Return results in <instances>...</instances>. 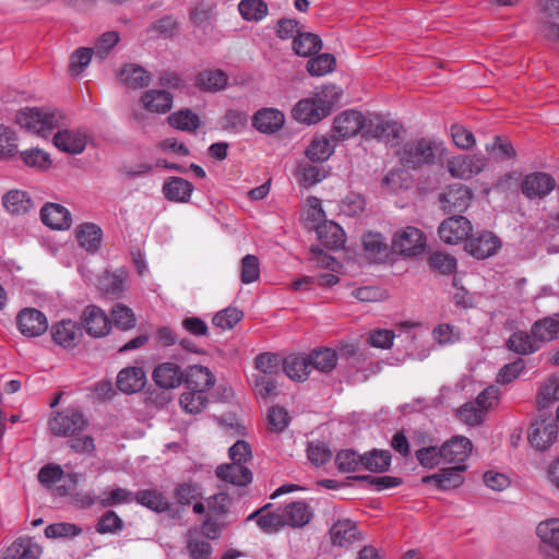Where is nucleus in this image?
I'll use <instances>...</instances> for the list:
<instances>
[{
  "label": "nucleus",
  "instance_id": "nucleus-1",
  "mask_svg": "<svg viewBox=\"0 0 559 559\" xmlns=\"http://www.w3.org/2000/svg\"><path fill=\"white\" fill-rule=\"evenodd\" d=\"M64 116L58 107H24L16 115V122L29 132L47 136L63 124Z\"/></svg>",
  "mask_w": 559,
  "mask_h": 559
},
{
  "label": "nucleus",
  "instance_id": "nucleus-2",
  "mask_svg": "<svg viewBox=\"0 0 559 559\" xmlns=\"http://www.w3.org/2000/svg\"><path fill=\"white\" fill-rule=\"evenodd\" d=\"M87 427L88 419L82 411L75 407L52 412L48 419V429L56 437H74Z\"/></svg>",
  "mask_w": 559,
  "mask_h": 559
},
{
  "label": "nucleus",
  "instance_id": "nucleus-3",
  "mask_svg": "<svg viewBox=\"0 0 559 559\" xmlns=\"http://www.w3.org/2000/svg\"><path fill=\"white\" fill-rule=\"evenodd\" d=\"M438 143L430 139H420L415 143L405 144L400 151V160L404 166L418 168L423 165H432L436 159Z\"/></svg>",
  "mask_w": 559,
  "mask_h": 559
},
{
  "label": "nucleus",
  "instance_id": "nucleus-4",
  "mask_svg": "<svg viewBox=\"0 0 559 559\" xmlns=\"http://www.w3.org/2000/svg\"><path fill=\"white\" fill-rule=\"evenodd\" d=\"M404 126L389 117H374L367 120L366 134L391 146L399 145L405 135Z\"/></svg>",
  "mask_w": 559,
  "mask_h": 559
},
{
  "label": "nucleus",
  "instance_id": "nucleus-5",
  "mask_svg": "<svg viewBox=\"0 0 559 559\" xmlns=\"http://www.w3.org/2000/svg\"><path fill=\"white\" fill-rule=\"evenodd\" d=\"M391 246L396 254L416 257L425 251L426 237L419 228L406 226L394 234Z\"/></svg>",
  "mask_w": 559,
  "mask_h": 559
},
{
  "label": "nucleus",
  "instance_id": "nucleus-6",
  "mask_svg": "<svg viewBox=\"0 0 559 559\" xmlns=\"http://www.w3.org/2000/svg\"><path fill=\"white\" fill-rule=\"evenodd\" d=\"M487 165L485 156L459 155L452 157L447 165L448 171L454 178L469 179L481 173Z\"/></svg>",
  "mask_w": 559,
  "mask_h": 559
},
{
  "label": "nucleus",
  "instance_id": "nucleus-7",
  "mask_svg": "<svg viewBox=\"0 0 559 559\" xmlns=\"http://www.w3.org/2000/svg\"><path fill=\"white\" fill-rule=\"evenodd\" d=\"M472 229L471 222L459 215L444 219L438 228V234L443 242L455 245L466 240Z\"/></svg>",
  "mask_w": 559,
  "mask_h": 559
},
{
  "label": "nucleus",
  "instance_id": "nucleus-8",
  "mask_svg": "<svg viewBox=\"0 0 559 559\" xmlns=\"http://www.w3.org/2000/svg\"><path fill=\"white\" fill-rule=\"evenodd\" d=\"M464 248L472 257L484 260L498 252L501 248V241L493 233L481 231L469 238Z\"/></svg>",
  "mask_w": 559,
  "mask_h": 559
},
{
  "label": "nucleus",
  "instance_id": "nucleus-9",
  "mask_svg": "<svg viewBox=\"0 0 559 559\" xmlns=\"http://www.w3.org/2000/svg\"><path fill=\"white\" fill-rule=\"evenodd\" d=\"M473 192L469 188L462 183L449 186L441 193L439 201L442 209L448 213L464 212L471 204Z\"/></svg>",
  "mask_w": 559,
  "mask_h": 559
},
{
  "label": "nucleus",
  "instance_id": "nucleus-10",
  "mask_svg": "<svg viewBox=\"0 0 559 559\" xmlns=\"http://www.w3.org/2000/svg\"><path fill=\"white\" fill-rule=\"evenodd\" d=\"M86 333L92 337L106 336L111 328L106 312L97 306H87L81 317Z\"/></svg>",
  "mask_w": 559,
  "mask_h": 559
},
{
  "label": "nucleus",
  "instance_id": "nucleus-11",
  "mask_svg": "<svg viewBox=\"0 0 559 559\" xmlns=\"http://www.w3.org/2000/svg\"><path fill=\"white\" fill-rule=\"evenodd\" d=\"M556 187V180L546 173H533L523 179L522 193L528 199L544 198Z\"/></svg>",
  "mask_w": 559,
  "mask_h": 559
},
{
  "label": "nucleus",
  "instance_id": "nucleus-12",
  "mask_svg": "<svg viewBox=\"0 0 559 559\" xmlns=\"http://www.w3.org/2000/svg\"><path fill=\"white\" fill-rule=\"evenodd\" d=\"M367 121L356 109H348L334 119L333 129L340 139L354 136L360 130L366 132Z\"/></svg>",
  "mask_w": 559,
  "mask_h": 559
},
{
  "label": "nucleus",
  "instance_id": "nucleus-13",
  "mask_svg": "<svg viewBox=\"0 0 559 559\" xmlns=\"http://www.w3.org/2000/svg\"><path fill=\"white\" fill-rule=\"evenodd\" d=\"M87 143V135L80 129H64L53 136L56 147L71 155L81 154Z\"/></svg>",
  "mask_w": 559,
  "mask_h": 559
},
{
  "label": "nucleus",
  "instance_id": "nucleus-14",
  "mask_svg": "<svg viewBox=\"0 0 559 559\" xmlns=\"http://www.w3.org/2000/svg\"><path fill=\"white\" fill-rule=\"evenodd\" d=\"M536 534L544 544L543 551L549 559H559V519L540 522Z\"/></svg>",
  "mask_w": 559,
  "mask_h": 559
},
{
  "label": "nucleus",
  "instance_id": "nucleus-15",
  "mask_svg": "<svg viewBox=\"0 0 559 559\" xmlns=\"http://www.w3.org/2000/svg\"><path fill=\"white\" fill-rule=\"evenodd\" d=\"M558 436V426L551 419L536 420L528 436L531 444L540 451L547 450Z\"/></svg>",
  "mask_w": 559,
  "mask_h": 559
},
{
  "label": "nucleus",
  "instance_id": "nucleus-16",
  "mask_svg": "<svg viewBox=\"0 0 559 559\" xmlns=\"http://www.w3.org/2000/svg\"><path fill=\"white\" fill-rule=\"evenodd\" d=\"M51 336L56 344L63 348H73L79 345L83 333L81 326L72 320H62L51 328Z\"/></svg>",
  "mask_w": 559,
  "mask_h": 559
},
{
  "label": "nucleus",
  "instance_id": "nucleus-17",
  "mask_svg": "<svg viewBox=\"0 0 559 559\" xmlns=\"http://www.w3.org/2000/svg\"><path fill=\"white\" fill-rule=\"evenodd\" d=\"M473 444L466 437L455 436L441 447L443 463L464 465L472 452Z\"/></svg>",
  "mask_w": 559,
  "mask_h": 559
},
{
  "label": "nucleus",
  "instance_id": "nucleus-18",
  "mask_svg": "<svg viewBox=\"0 0 559 559\" xmlns=\"http://www.w3.org/2000/svg\"><path fill=\"white\" fill-rule=\"evenodd\" d=\"M284 122V114L274 107H261L252 117L253 127L265 134L277 132Z\"/></svg>",
  "mask_w": 559,
  "mask_h": 559
},
{
  "label": "nucleus",
  "instance_id": "nucleus-19",
  "mask_svg": "<svg viewBox=\"0 0 559 559\" xmlns=\"http://www.w3.org/2000/svg\"><path fill=\"white\" fill-rule=\"evenodd\" d=\"M17 324L21 333L29 337L41 335L48 328L45 314L34 308L22 310Z\"/></svg>",
  "mask_w": 559,
  "mask_h": 559
},
{
  "label": "nucleus",
  "instance_id": "nucleus-20",
  "mask_svg": "<svg viewBox=\"0 0 559 559\" xmlns=\"http://www.w3.org/2000/svg\"><path fill=\"white\" fill-rule=\"evenodd\" d=\"M75 239L81 248L94 254L103 242V230L94 223H82L75 227Z\"/></svg>",
  "mask_w": 559,
  "mask_h": 559
},
{
  "label": "nucleus",
  "instance_id": "nucleus-21",
  "mask_svg": "<svg viewBox=\"0 0 559 559\" xmlns=\"http://www.w3.org/2000/svg\"><path fill=\"white\" fill-rule=\"evenodd\" d=\"M183 382L188 390L209 391L216 382L213 372L204 366L193 365L183 371Z\"/></svg>",
  "mask_w": 559,
  "mask_h": 559
},
{
  "label": "nucleus",
  "instance_id": "nucleus-22",
  "mask_svg": "<svg viewBox=\"0 0 559 559\" xmlns=\"http://www.w3.org/2000/svg\"><path fill=\"white\" fill-rule=\"evenodd\" d=\"M465 469V465H454L453 467L441 469L440 473L425 476L421 481L424 484L433 483L441 490L457 488L464 481L462 473Z\"/></svg>",
  "mask_w": 559,
  "mask_h": 559
},
{
  "label": "nucleus",
  "instance_id": "nucleus-23",
  "mask_svg": "<svg viewBox=\"0 0 559 559\" xmlns=\"http://www.w3.org/2000/svg\"><path fill=\"white\" fill-rule=\"evenodd\" d=\"M41 547L31 537L15 539L2 554L0 559H38Z\"/></svg>",
  "mask_w": 559,
  "mask_h": 559
},
{
  "label": "nucleus",
  "instance_id": "nucleus-24",
  "mask_svg": "<svg viewBox=\"0 0 559 559\" xmlns=\"http://www.w3.org/2000/svg\"><path fill=\"white\" fill-rule=\"evenodd\" d=\"M41 222L52 229L63 230L71 226L70 212L57 203H47L40 210Z\"/></svg>",
  "mask_w": 559,
  "mask_h": 559
},
{
  "label": "nucleus",
  "instance_id": "nucleus-25",
  "mask_svg": "<svg viewBox=\"0 0 559 559\" xmlns=\"http://www.w3.org/2000/svg\"><path fill=\"white\" fill-rule=\"evenodd\" d=\"M153 380L164 389L178 388L183 382V371L174 362H163L155 367Z\"/></svg>",
  "mask_w": 559,
  "mask_h": 559
},
{
  "label": "nucleus",
  "instance_id": "nucleus-26",
  "mask_svg": "<svg viewBox=\"0 0 559 559\" xmlns=\"http://www.w3.org/2000/svg\"><path fill=\"white\" fill-rule=\"evenodd\" d=\"M331 542L334 546L348 547L359 539V531L350 520H340L330 528Z\"/></svg>",
  "mask_w": 559,
  "mask_h": 559
},
{
  "label": "nucleus",
  "instance_id": "nucleus-27",
  "mask_svg": "<svg viewBox=\"0 0 559 559\" xmlns=\"http://www.w3.org/2000/svg\"><path fill=\"white\" fill-rule=\"evenodd\" d=\"M216 476L235 486H247L252 480L250 469L238 462L218 466L216 468Z\"/></svg>",
  "mask_w": 559,
  "mask_h": 559
},
{
  "label": "nucleus",
  "instance_id": "nucleus-28",
  "mask_svg": "<svg viewBox=\"0 0 559 559\" xmlns=\"http://www.w3.org/2000/svg\"><path fill=\"white\" fill-rule=\"evenodd\" d=\"M362 247L367 258L378 262L389 255V245L380 233L368 231L362 236Z\"/></svg>",
  "mask_w": 559,
  "mask_h": 559
},
{
  "label": "nucleus",
  "instance_id": "nucleus-29",
  "mask_svg": "<svg viewBox=\"0 0 559 559\" xmlns=\"http://www.w3.org/2000/svg\"><path fill=\"white\" fill-rule=\"evenodd\" d=\"M285 525L292 527H304L312 518L311 508L304 501L288 503L283 512Z\"/></svg>",
  "mask_w": 559,
  "mask_h": 559
},
{
  "label": "nucleus",
  "instance_id": "nucleus-30",
  "mask_svg": "<svg viewBox=\"0 0 559 559\" xmlns=\"http://www.w3.org/2000/svg\"><path fill=\"white\" fill-rule=\"evenodd\" d=\"M270 507L271 504H266L248 516V520L257 518L258 526L267 534L276 533L285 526L283 513L267 511Z\"/></svg>",
  "mask_w": 559,
  "mask_h": 559
},
{
  "label": "nucleus",
  "instance_id": "nucleus-31",
  "mask_svg": "<svg viewBox=\"0 0 559 559\" xmlns=\"http://www.w3.org/2000/svg\"><path fill=\"white\" fill-rule=\"evenodd\" d=\"M308 364L310 371L316 369L320 372L332 371L337 364L338 357L334 349L321 347L313 349L308 356Z\"/></svg>",
  "mask_w": 559,
  "mask_h": 559
},
{
  "label": "nucleus",
  "instance_id": "nucleus-32",
  "mask_svg": "<svg viewBox=\"0 0 559 559\" xmlns=\"http://www.w3.org/2000/svg\"><path fill=\"white\" fill-rule=\"evenodd\" d=\"M3 206L12 214L21 215L29 212L34 203L27 192L13 189L2 197Z\"/></svg>",
  "mask_w": 559,
  "mask_h": 559
},
{
  "label": "nucleus",
  "instance_id": "nucleus-33",
  "mask_svg": "<svg viewBox=\"0 0 559 559\" xmlns=\"http://www.w3.org/2000/svg\"><path fill=\"white\" fill-rule=\"evenodd\" d=\"M192 191V183L180 177H171L163 186L165 198L175 202H187Z\"/></svg>",
  "mask_w": 559,
  "mask_h": 559
},
{
  "label": "nucleus",
  "instance_id": "nucleus-34",
  "mask_svg": "<svg viewBox=\"0 0 559 559\" xmlns=\"http://www.w3.org/2000/svg\"><path fill=\"white\" fill-rule=\"evenodd\" d=\"M317 235L323 246L332 249L341 248L345 242L343 228L334 222H324L317 227Z\"/></svg>",
  "mask_w": 559,
  "mask_h": 559
},
{
  "label": "nucleus",
  "instance_id": "nucleus-35",
  "mask_svg": "<svg viewBox=\"0 0 559 559\" xmlns=\"http://www.w3.org/2000/svg\"><path fill=\"white\" fill-rule=\"evenodd\" d=\"M335 148V139L326 135L314 136L306 150V156L312 162H324Z\"/></svg>",
  "mask_w": 559,
  "mask_h": 559
},
{
  "label": "nucleus",
  "instance_id": "nucleus-36",
  "mask_svg": "<svg viewBox=\"0 0 559 559\" xmlns=\"http://www.w3.org/2000/svg\"><path fill=\"white\" fill-rule=\"evenodd\" d=\"M343 91L334 84L316 87L313 97L300 99L296 105H334L342 98Z\"/></svg>",
  "mask_w": 559,
  "mask_h": 559
},
{
  "label": "nucleus",
  "instance_id": "nucleus-37",
  "mask_svg": "<svg viewBox=\"0 0 559 559\" xmlns=\"http://www.w3.org/2000/svg\"><path fill=\"white\" fill-rule=\"evenodd\" d=\"M127 272L118 269L114 272H106L99 278L100 290L110 297H118L126 289Z\"/></svg>",
  "mask_w": 559,
  "mask_h": 559
},
{
  "label": "nucleus",
  "instance_id": "nucleus-38",
  "mask_svg": "<svg viewBox=\"0 0 559 559\" xmlns=\"http://www.w3.org/2000/svg\"><path fill=\"white\" fill-rule=\"evenodd\" d=\"M538 342H549L559 337V313L536 321L531 329Z\"/></svg>",
  "mask_w": 559,
  "mask_h": 559
},
{
  "label": "nucleus",
  "instance_id": "nucleus-39",
  "mask_svg": "<svg viewBox=\"0 0 559 559\" xmlns=\"http://www.w3.org/2000/svg\"><path fill=\"white\" fill-rule=\"evenodd\" d=\"M552 360L559 365V352L554 355ZM556 401H559V376L549 378L539 389L537 395L539 408H547Z\"/></svg>",
  "mask_w": 559,
  "mask_h": 559
},
{
  "label": "nucleus",
  "instance_id": "nucleus-40",
  "mask_svg": "<svg viewBox=\"0 0 559 559\" xmlns=\"http://www.w3.org/2000/svg\"><path fill=\"white\" fill-rule=\"evenodd\" d=\"M285 374L296 381H305L310 374L307 356H288L282 361Z\"/></svg>",
  "mask_w": 559,
  "mask_h": 559
},
{
  "label": "nucleus",
  "instance_id": "nucleus-41",
  "mask_svg": "<svg viewBox=\"0 0 559 559\" xmlns=\"http://www.w3.org/2000/svg\"><path fill=\"white\" fill-rule=\"evenodd\" d=\"M209 402L207 392L203 390H188L180 395V407L188 414L201 413Z\"/></svg>",
  "mask_w": 559,
  "mask_h": 559
},
{
  "label": "nucleus",
  "instance_id": "nucleus-42",
  "mask_svg": "<svg viewBox=\"0 0 559 559\" xmlns=\"http://www.w3.org/2000/svg\"><path fill=\"white\" fill-rule=\"evenodd\" d=\"M195 84L203 91H221L227 84V75L222 70H203L197 75Z\"/></svg>",
  "mask_w": 559,
  "mask_h": 559
},
{
  "label": "nucleus",
  "instance_id": "nucleus-43",
  "mask_svg": "<svg viewBox=\"0 0 559 559\" xmlns=\"http://www.w3.org/2000/svg\"><path fill=\"white\" fill-rule=\"evenodd\" d=\"M508 348L520 355L532 354L539 349L538 341L527 332H514L508 340Z\"/></svg>",
  "mask_w": 559,
  "mask_h": 559
},
{
  "label": "nucleus",
  "instance_id": "nucleus-44",
  "mask_svg": "<svg viewBox=\"0 0 559 559\" xmlns=\"http://www.w3.org/2000/svg\"><path fill=\"white\" fill-rule=\"evenodd\" d=\"M167 120L173 128L181 131L193 132L200 127L199 116L189 108L173 112Z\"/></svg>",
  "mask_w": 559,
  "mask_h": 559
},
{
  "label": "nucleus",
  "instance_id": "nucleus-45",
  "mask_svg": "<svg viewBox=\"0 0 559 559\" xmlns=\"http://www.w3.org/2000/svg\"><path fill=\"white\" fill-rule=\"evenodd\" d=\"M391 453L388 450L374 449L361 455L362 466L373 473H381L391 465Z\"/></svg>",
  "mask_w": 559,
  "mask_h": 559
},
{
  "label": "nucleus",
  "instance_id": "nucleus-46",
  "mask_svg": "<svg viewBox=\"0 0 559 559\" xmlns=\"http://www.w3.org/2000/svg\"><path fill=\"white\" fill-rule=\"evenodd\" d=\"M117 388L124 394L140 391V368L126 367L117 376Z\"/></svg>",
  "mask_w": 559,
  "mask_h": 559
},
{
  "label": "nucleus",
  "instance_id": "nucleus-47",
  "mask_svg": "<svg viewBox=\"0 0 559 559\" xmlns=\"http://www.w3.org/2000/svg\"><path fill=\"white\" fill-rule=\"evenodd\" d=\"M292 112L295 120L306 124H316L330 115L331 107H293Z\"/></svg>",
  "mask_w": 559,
  "mask_h": 559
},
{
  "label": "nucleus",
  "instance_id": "nucleus-48",
  "mask_svg": "<svg viewBox=\"0 0 559 559\" xmlns=\"http://www.w3.org/2000/svg\"><path fill=\"white\" fill-rule=\"evenodd\" d=\"M238 10L245 20L255 22L263 20L269 11L263 0H241Z\"/></svg>",
  "mask_w": 559,
  "mask_h": 559
},
{
  "label": "nucleus",
  "instance_id": "nucleus-49",
  "mask_svg": "<svg viewBox=\"0 0 559 559\" xmlns=\"http://www.w3.org/2000/svg\"><path fill=\"white\" fill-rule=\"evenodd\" d=\"M321 49V39L312 33H299L294 39V50L299 56H311Z\"/></svg>",
  "mask_w": 559,
  "mask_h": 559
},
{
  "label": "nucleus",
  "instance_id": "nucleus-50",
  "mask_svg": "<svg viewBox=\"0 0 559 559\" xmlns=\"http://www.w3.org/2000/svg\"><path fill=\"white\" fill-rule=\"evenodd\" d=\"M117 80L120 85L128 90H138L140 86V64L123 63L117 71Z\"/></svg>",
  "mask_w": 559,
  "mask_h": 559
},
{
  "label": "nucleus",
  "instance_id": "nucleus-51",
  "mask_svg": "<svg viewBox=\"0 0 559 559\" xmlns=\"http://www.w3.org/2000/svg\"><path fill=\"white\" fill-rule=\"evenodd\" d=\"M243 318V312L237 307H227L218 311L212 319L215 326L222 330H231Z\"/></svg>",
  "mask_w": 559,
  "mask_h": 559
},
{
  "label": "nucleus",
  "instance_id": "nucleus-52",
  "mask_svg": "<svg viewBox=\"0 0 559 559\" xmlns=\"http://www.w3.org/2000/svg\"><path fill=\"white\" fill-rule=\"evenodd\" d=\"M257 374L277 376L282 370V360L278 355L262 353L255 358Z\"/></svg>",
  "mask_w": 559,
  "mask_h": 559
},
{
  "label": "nucleus",
  "instance_id": "nucleus-53",
  "mask_svg": "<svg viewBox=\"0 0 559 559\" xmlns=\"http://www.w3.org/2000/svg\"><path fill=\"white\" fill-rule=\"evenodd\" d=\"M335 63L336 60L333 55L321 53L309 59L307 70L313 76H323L334 70Z\"/></svg>",
  "mask_w": 559,
  "mask_h": 559
},
{
  "label": "nucleus",
  "instance_id": "nucleus-54",
  "mask_svg": "<svg viewBox=\"0 0 559 559\" xmlns=\"http://www.w3.org/2000/svg\"><path fill=\"white\" fill-rule=\"evenodd\" d=\"M119 41L120 36L118 32H105L98 37L94 48H92L95 52V57L100 60L106 59Z\"/></svg>",
  "mask_w": 559,
  "mask_h": 559
},
{
  "label": "nucleus",
  "instance_id": "nucleus-55",
  "mask_svg": "<svg viewBox=\"0 0 559 559\" xmlns=\"http://www.w3.org/2000/svg\"><path fill=\"white\" fill-rule=\"evenodd\" d=\"M21 159L26 166L39 170H46L51 165L49 154L40 148H29L21 152Z\"/></svg>",
  "mask_w": 559,
  "mask_h": 559
},
{
  "label": "nucleus",
  "instance_id": "nucleus-56",
  "mask_svg": "<svg viewBox=\"0 0 559 559\" xmlns=\"http://www.w3.org/2000/svg\"><path fill=\"white\" fill-rule=\"evenodd\" d=\"M335 463L342 473H353L362 466L361 455L353 450H342L336 454Z\"/></svg>",
  "mask_w": 559,
  "mask_h": 559
},
{
  "label": "nucleus",
  "instance_id": "nucleus-57",
  "mask_svg": "<svg viewBox=\"0 0 559 559\" xmlns=\"http://www.w3.org/2000/svg\"><path fill=\"white\" fill-rule=\"evenodd\" d=\"M457 417L468 426H477L484 420L485 412L476 402H469L459 408Z\"/></svg>",
  "mask_w": 559,
  "mask_h": 559
},
{
  "label": "nucleus",
  "instance_id": "nucleus-58",
  "mask_svg": "<svg viewBox=\"0 0 559 559\" xmlns=\"http://www.w3.org/2000/svg\"><path fill=\"white\" fill-rule=\"evenodd\" d=\"M93 55L92 48L81 47L74 50L70 57V71L73 75H80L90 64Z\"/></svg>",
  "mask_w": 559,
  "mask_h": 559
},
{
  "label": "nucleus",
  "instance_id": "nucleus-59",
  "mask_svg": "<svg viewBox=\"0 0 559 559\" xmlns=\"http://www.w3.org/2000/svg\"><path fill=\"white\" fill-rule=\"evenodd\" d=\"M415 455L419 464L425 468H433L443 463L442 451L438 447H424L417 450Z\"/></svg>",
  "mask_w": 559,
  "mask_h": 559
},
{
  "label": "nucleus",
  "instance_id": "nucleus-60",
  "mask_svg": "<svg viewBox=\"0 0 559 559\" xmlns=\"http://www.w3.org/2000/svg\"><path fill=\"white\" fill-rule=\"evenodd\" d=\"M110 313L115 325L121 330H129L135 324L136 318L132 309L123 305H116Z\"/></svg>",
  "mask_w": 559,
  "mask_h": 559
},
{
  "label": "nucleus",
  "instance_id": "nucleus-61",
  "mask_svg": "<svg viewBox=\"0 0 559 559\" xmlns=\"http://www.w3.org/2000/svg\"><path fill=\"white\" fill-rule=\"evenodd\" d=\"M253 384L257 394L264 400L276 395V376L253 374Z\"/></svg>",
  "mask_w": 559,
  "mask_h": 559
},
{
  "label": "nucleus",
  "instance_id": "nucleus-62",
  "mask_svg": "<svg viewBox=\"0 0 559 559\" xmlns=\"http://www.w3.org/2000/svg\"><path fill=\"white\" fill-rule=\"evenodd\" d=\"M248 115L239 109H229L222 119L224 130L238 132L247 126Z\"/></svg>",
  "mask_w": 559,
  "mask_h": 559
},
{
  "label": "nucleus",
  "instance_id": "nucleus-63",
  "mask_svg": "<svg viewBox=\"0 0 559 559\" xmlns=\"http://www.w3.org/2000/svg\"><path fill=\"white\" fill-rule=\"evenodd\" d=\"M175 496L180 504H190L202 496V491L197 483L185 481L177 486Z\"/></svg>",
  "mask_w": 559,
  "mask_h": 559
},
{
  "label": "nucleus",
  "instance_id": "nucleus-64",
  "mask_svg": "<svg viewBox=\"0 0 559 559\" xmlns=\"http://www.w3.org/2000/svg\"><path fill=\"white\" fill-rule=\"evenodd\" d=\"M260 276L259 260L253 254H247L241 260L240 278L243 284L255 282Z\"/></svg>",
  "mask_w": 559,
  "mask_h": 559
}]
</instances>
